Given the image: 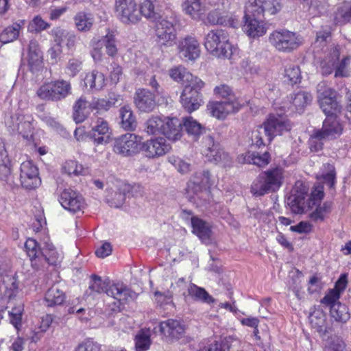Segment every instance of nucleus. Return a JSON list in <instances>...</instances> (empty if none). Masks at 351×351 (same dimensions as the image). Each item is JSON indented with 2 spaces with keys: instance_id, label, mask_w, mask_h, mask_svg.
I'll list each match as a JSON object with an SVG mask.
<instances>
[{
  "instance_id": "14",
  "label": "nucleus",
  "mask_w": 351,
  "mask_h": 351,
  "mask_svg": "<svg viewBox=\"0 0 351 351\" xmlns=\"http://www.w3.org/2000/svg\"><path fill=\"white\" fill-rule=\"evenodd\" d=\"M202 143V153L208 161L215 164L222 163L223 165H226L230 161L228 154L223 151L217 142L214 141L212 136H206Z\"/></svg>"
},
{
  "instance_id": "32",
  "label": "nucleus",
  "mask_w": 351,
  "mask_h": 351,
  "mask_svg": "<svg viewBox=\"0 0 351 351\" xmlns=\"http://www.w3.org/2000/svg\"><path fill=\"white\" fill-rule=\"evenodd\" d=\"M28 65L32 72L38 71L43 66V53L36 40H31L29 43Z\"/></svg>"
},
{
  "instance_id": "56",
  "label": "nucleus",
  "mask_w": 351,
  "mask_h": 351,
  "mask_svg": "<svg viewBox=\"0 0 351 351\" xmlns=\"http://www.w3.org/2000/svg\"><path fill=\"white\" fill-rule=\"evenodd\" d=\"M53 322V317L51 315H46L41 318L40 324L38 330H34L33 335L31 336L32 341H38L43 334L47 331Z\"/></svg>"
},
{
  "instance_id": "41",
  "label": "nucleus",
  "mask_w": 351,
  "mask_h": 351,
  "mask_svg": "<svg viewBox=\"0 0 351 351\" xmlns=\"http://www.w3.org/2000/svg\"><path fill=\"white\" fill-rule=\"evenodd\" d=\"M65 300V294L56 286H53L47 290L45 295V304L53 307L62 304Z\"/></svg>"
},
{
  "instance_id": "35",
  "label": "nucleus",
  "mask_w": 351,
  "mask_h": 351,
  "mask_svg": "<svg viewBox=\"0 0 351 351\" xmlns=\"http://www.w3.org/2000/svg\"><path fill=\"white\" fill-rule=\"evenodd\" d=\"M156 3V0H144L139 8L141 16H143L153 22L158 21L160 19V13Z\"/></svg>"
},
{
  "instance_id": "51",
  "label": "nucleus",
  "mask_w": 351,
  "mask_h": 351,
  "mask_svg": "<svg viewBox=\"0 0 351 351\" xmlns=\"http://www.w3.org/2000/svg\"><path fill=\"white\" fill-rule=\"evenodd\" d=\"M62 171L70 176H84L88 172L86 169L74 160H66L62 165Z\"/></svg>"
},
{
  "instance_id": "15",
  "label": "nucleus",
  "mask_w": 351,
  "mask_h": 351,
  "mask_svg": "<svg viewBox=\"0 0 351 351\" xmlns=\"http://www.w3.org/2000/svg\"><path fill=\"white\" fill-rule=\"evenodd\" d=\"M20 182L21 186L28 190L38 187L41 184L37 167L31 160L21 164Z\"/></svg>"
},
{
  "instance_id": "62",
  "label": "nucleus",
  "mask_w": 351,
  "mask_h": 351,
  "mask_svg": "<svg viewBox=\"0 0 351 351\" xmlns=\"http://www.w3.org/2000/svg\"><path fill=\"white\" fill-rule=\"evenodd\" d=\"M186 68L182 66H176L169 71L170 77L176 82L184 84L186 79V74H190Z\"/></svg>"
},
{
  "instance_id": "7",
  "label": "nucleus",
  "mask_w": 351,
  "mask_h": 351,
  "mask_svg": "<svg viewBox=\"0 0 351 351\" xmlns=\"http://www.w3.org/2000/svg\"><path fill=\"white\" fill-rule=\"evenodd\" d=\"M5 123L12 132L19 134L29 143H33L34 126L31 116L11 115L6 118Z\"/></svg>"
},
{
  "instance_id": "36",
  "label": "nucleus",
  "mask_w": 351,
  "mask_h": 351,
  "mask_svg": "<svg viewBox=\"0 0 351 351\" xmlns=\"http://www.w3.org/2000/svg\"><path fill=\"white\" fill-rule=\"evenodd\" d=\"M243 31L251 38L263 36L267 31L265 25L256 19L247 18L243 25Z\"/></svg>"
},
{
  "instance_id": "19",
  "label": "nucleus",
  "mask_w": 351,
  "mask_h": 351,
  "mask_svg": "<svg viewBox=\"0 0 351 351\" xmlns=\"http://www.w3.org/2000/svg\"><path fill=\"white\" fill-rule=\"evenodd\" d=\"M179 56L184 61H194L200 56V47L194 37L186 36L180 39L178 43Z\"/></svg>"
},
{
  "instance_id": "8",
  "label": "nucleus",
  "mask_w": 351,
  "mask_h": 351,
  "mask_svg": "<svg viewBox=\"0 0 351 351\" xmlns=\"http://www.w3.org/2000/svg\"><path fill=\"white\" fill-rule=\"evenodd\" d=\"M142 137L134 133H126L114 141L113 151L124 157L132 156L141 150Z\"/></svg>"
},
{
  "instance_id": "37",
  "label": "nucleus",
  "mask_w": 351,
  "mask_h": 351,
  "mask_svg": "<svg viewBox=\"0 0 351 351\" xmlns=\"http://www.w3.org/2000/svg\"><path fill=\"white\" fill-rule=\"evenodd\" d=\"M73 20L75 27L81 32L90 31L94 23L93 15L84 11L78 12L75 15Z\"/></svg>"
},
{
  "instance_id": "28",
  "label": "nucleus",
  "mask_w": 351,
  "mask_h": 351,
  "mask_svg": "<svg viewBox=\"0 0 351 351\" xmlns=\"http://www.w3.org/2000/svg\"><path fill=\"white\" fill-rule=\"evenodd\" d=\"M92 106V100L88 101L84 96L78 98L73 106V118L75 123L83 122L93 111Z\"/></svg>"
},
{
  "instance_id": "1",
  "label": "nucleus",
  "mask_w": 351,
  "mask_h": 351,
  "mask_svg": "<svg viewBox=\"0 0 351 351\" xmlns=\"http://www.w3.org/2000/svg\"><path fill=\"white\" fill-rule=\"evenodd\" d=\"M291 125L284 116L271 114L267 120L252 133V142L257 147L265 145V139L270 143L274 136L291 130Z\"/></svg>"
},
{
  "instance_id": "63",
  "label": "nucleus",
  "mask_w": 351,
  "mask_h": 351,
  "mask_svg": "<svg viewBox=\"0 0 351 351\" xmlns=\"http://www.w3.org/2000/svg\"><path fill=\"white\" fill-rule=\"evenodd\" d=\"M213 92L216 97L226 99V101H229L230 99L236 98L233 94L232 88L225 84L217 86L214 88Z\"/></svg>"
},
{
  "instance_id": "26",
  "label": "nucleus",
  "mask_w": 351,
  "mask_h": 351,
  "mask_svg": "<svg viewBox=\"0 0 351 351\" xmlns=\"http://www.w3.org/2000/svg\"><path fill=\"white\" fill-rule=\"evenodd\" d=\"M159 330L167 337L178 339L184 334L185 326L180 320L169 319L160 323Z\"/></svg>"
},
{
  "instance_id": "34",
  "label": "nucleus",
  "mask_w": 351,
  "mask_h": 351,
  "mask_svg": "<svg viewBox=\"0 0 351 351\" xmlns=\"http://www.w3.org/2000/svg\"><path fill=\"white\" fill-rule=\"evenodd\" d=\"M252 5L255 4L257 9L254 10L258 14L267 13L273 15L279 12L282 8V5L278 0H250Z\"/></svg>"
},
{
  "instance_id": "64",
  "label": "nucleus",
  "mask_w": 351,
  "mask_h": 351,
  "mask_svg": "<svg viewBox=\"0 0 351 351\" xmlns=\"http://www.w3.org/2000/svg\"><path fill=\"white\" fill-rule=\"evenodd\" d=\"M350 63V57H344L341 62L335 65V76L336 77H343L349 75L348 66Z\"/></svg>"
},
{
  "instance_id": "4",
  "label": "nucleus",
  "mask_w": 351,
  "mask_h": 351,
  "mask_svg": "<svg viewBox=\"0 0 351 351\" xmlns=\"http://www.w3.org/2000/svg\"><path fill=\"white\" fill-rule=\"evenodd\" d=\"M282 171L274 169L261 173L251 186L252 193L256 196L277 191L282 184Z\"/></svg>"
},
{
  "instance_id": "52",
  "label": "nucleus",
  "mask_w": 351,
  "mask_h": 351,
  "mask_svg": "<svg viewBox=\"0 0 351 351\" xmlns=\"http://www.w3.org/2000/svg\"><path fill=\"white\" fill-rule=\"evenodd\" d=\"M291 99L295 110L300 112L308 104H310L312 100V96L307 92L299 91L294 94L291 97Z\"/></svg>"
},
{
  "instance_id": "53",
  "label": "nucleus",
  "mask_w": 351,
  "mask_h": 351,
  "mask_svg": "<svg viewBox=\"0 0 351 351\" xmlns=\"http://www.w3.org/2000/svg\"><path fill=\"white\" fill-rule=\"evenodd\" d=\"M117 101V99L115 97H110L109 99L94 97L92 99V108L93 110L97 111V113L106 112L115 106Z\"/></svg>"
},
{
  "instance_id": "22",
  "label": "nucleus",
  "mask_w": 351,
  "mask_h": 351,
  "mask_svg": "<svg viewBox=\"0 0 351 351\" xmlns=\"http://www.w3.org/2000/svg\"><path fill=\"white\" fill-rule=\"evenodd\" d=\"M214 182V178L209 171L204 170L195 173L188 183V189L194 191L195 193L204 191L207 193V189H209Z\"/></svg>"
},
{
  "instance_id": "6",
  "label": "nucleus",
  "mask_w": 351,
  "mask_h": 351,
  "mask_svg": "<svg viewBox=\"0 0 351 351\" xmlns=\"http://www.w3.org/2000/svg\"><path fill=\"white\" fill-rule=\"evenodd\" d=\"M318 101L320 108L326 115H337L342 110L337 93L325 82L317 85Z\"/></svg>"
},
{
  "instance_id": "48",
  "label": "nucleus",
  "mask_w": 351,
  "mask_h": 351,
  "mask_svg": "<svg viewBox=\"0 0 351 351\" xmlns=\"http://www.w3.org/2000/svg\"><path fill=\"white\" fill-rule=\"evenodd\" d=\"M339 51L337 48H332L330 56L321 62L322 73L324 75H328L333 71L337 62L339 59Z\"/></svg>"
},
{
  "instance_id": "38",
  "label": "nucleus",
  "mask_w": 351,
  "mask_h": 351,
  "mask_svg": "<svg viewBox=\"0 0 351 351\" xmlns=\"http://www.w3.org/2000/svg\"><path fill=\"white\" fill-rule=\"evenodd\" d=\"M191 225L193 232L202 241L206 242L209 241L211 230L210 226L201 219L193 217L191 218Z\"/></svg>"
},
{
  "instance_id": "2",
  "label": "nucleus",
  "mask_w": 351,
  "mask_h": 351,
  "mask_svg": "<svg viewBox=\"0 0 351 351\" xmlns=\"http://www.w3.org/2000/svg\"><path fill=\"white\" fill-rule=\"evenodd\" d=\"M89 289L98 293H106L108 296L117 300V307L126 303L134 295V293L123 282L111 281L109 278L102 280L97 275L91 276Z\"/></svg>"
},
{
  "instance_id": "21",
  "label": "nucleus",
  "mask_w": 351,
  "mask_h": 351,
  "mask_svg": "<svg viewBox=\"0 0 351 351\" xmlns=\"http://www.w3.org/2000/svg\"><path fill=\"white\" fill-rule=\"evenodd\" d=\"M111 134L108 123L103 118L98 117L92 125L89 135L97 145L108 143Z\"/></svg>"
},
{
  "instance_id": "61",
  "label": "nucleus",
  "mask_w": 351,
  "mask_h": 351,
  "mask_svg": "<svg viewBox=\"0 0 351 351\" xmlns=\"http://www.w3.org/2000/svg\"><path fill=\"white\" fill-rule=\"evenodd\" d=\"M102 43L106 47V51L108 56L114 57L117 55L118 49L114 36L112 34H108L103 38Z\"/></svg>"
},
{
  "instance_id": "29",
  "label": "nucleus",
  "mask_w": 351,
  "mask_h": 351,
  "mask_svg": "<svg viewBox=\"0 0 351 351\" xmlns=\"http://www.w3.org/2000/svg\"><path fill=\"white\" fill-rule=\"evenodd\" d=\"M326 118L324 121L323 126L321 130L324 137L336 138L339 136L343 131V125L337 119V115H326Z\"/></svg>"
},
{
  "instance_id": "55",
  "label": "nucleus",
  "mask_w": 351,
  "mask_h": 351,
  "mask_svg": "<svg viewBox=\"0 0 351 351\" xmlns=\"http://www.w3.org/2000/svg\"><path fill=\"white\" fill-rule=\"evenodd\" d=\"M186 79L184 81L183 90L189 88L191 92H198L204 88L205 83L198 77L193 74H186Z\"/></svg>"
},
{
  "instance_id": "20",
  "label": "nucleus",
  "mask_w": 351,
  "mask_h": 351,
  "mask_svg": "<svg viewBox=\"0 0 351 351\" xmlns=\"http://www.w3.org/2000/svg\"><path fill=\"white\" fill-rule=\"evenodd\" d=\"M306 194V186L302 182H298L287 199V204L290 206L292 212L296 214L303 213Z\"/></svg>"
},
{
  "instance_id": "49",
  "label": "nucleus",
  "mask_w": 351,
  "mask_h": 351,
  "mask_svg": "<svg viewBox=\"0 0 351 351\" xmlns=\"http://www.w3.org/2000/svg\"><path fill=\"white\" fill-rule=\"evenodd\" d=\"M309 12L314 16H319L326 12L329 4L327 0H304Z\"/></svg>"
},
{
  "instance_id": "58",
  "label": "nucleus",
  "mask_w": 351,
  "mask_h": 351,
  "mask_svg": "<svg viewBox=\"0 0 351 351\" xmlns=\"http://www.w3.org/2000/svg\"><path fill=\"white\" fill-rule=\"evenodd\" d=\"M285 77L291 84H296L300 81L301 72L298 66L288 64L285 69Z\"/></svg>"
},
{
  "instance_id": "12",
  "label": "nucleus",
  "mask_w": 351,
  "mask_h": 351,
  "mask_svg": "<svg viewBox=\"0 0 351 351\" xmlns=\"http://www.w3.org/2000/svg\"><path fill=\"white\" fill-rule=\"evenodd\" d=\"M175 21L172 17L170 18V20L163 18L156 23L155 34L158 45L165 47L173 45L176 38Z\"/></svg>"
},
{
  "instance_id": "39",
  "label": "nucleus",
  "mask_w": 351,
  "mask_h": 351,
  "mask_svg": "<svg viewBox=\"0 0 351 351\" xmlns=\"http://www.w3.org/2000/svg\"><path fill=\"white\" fill-rule=\"evenodd\" d=\"M25 23V20H19L11 26L6 27L0 34V41L3 44H6L15 40L18 38L20 30Z\"/></svg>"
},
{
  "instance_id": "11",
  "label": "nucleus",
  "mask_w": 351,
  "mask_h": 351,
  "mask_svg": "<svg viewBox=\"0 0 351 351\" xmlns=\"http://www.w3.org/2000/svg\"><path fill=\"white\" fill-rule=\"evenodd\" d=\"M115 12L125 24H135L141 20L139 8L134 0H115Z\"/></svg>"
},
{
  "instance_id": "16",
  "label": "nucleus",
  "mask_w": 351,
  "mask_h": 351,
  "mask_svg": "<svg viewBox=\"0 0 351 351\" xmlns=\"http://www.w3.org/2000/svg\"><path fill=\"white\" fill-rule=\"evenodd\" d=\"M58 200L65 210L73 213L82 211L86 206L82 195L71 189H64L61 192Z\"/></svg>"
},
{
  "instance_id": "24",
  "label": "nucleus",
  "mask_w": 351,
  "mask_h": 351,
  "mask_svg": "<svg viewBox=\"0 0 351 351\" xmlns=\"http://www.w3.org/2000/svg\"><path fill=\"white\" fill-rule=\"evenodd\" d=\"M134 101L136 108L144 112L152 111L156 106L155 95L151 91L145 88L136 90Z\"/></svg>"
},
{
  "instance_id": "44",
  "label": "nucleus",
  "mask_w": 351,
  "mask_h": 351,
  "mask_svg": "<svg viewBox=\"0 0 351 351\" xmlns=\"http://www.w3.org/2000/svg\"><path fill=\"white\" fill-rule=\"evenodd\" d=\"M119 111L121 127L125 130H134L136 127V121L131 108L128 106H125L121 108Z\"/></svg>"
},
{
  "instance_id": "40",
  "label": "nucleus",
  "mask_w": 351,
  "mask_h": 351,
  "mask_svg": "<svg viewBox=\"0 0 351 351\" xmlns=\"http://www.w3.org/2000/svg\"><path fill=\"white\" fill-rule=\"evenodd\" d=\"M182 124L187 134L194 140H197L205 130L204 127L192 117H184Z\"/></svg>"
},
{
  "instance_id": "25",
  "label": "nucleus",
  "mask_w": 351,
  "mask_h": 351,
  "mask_svg": "<svg viewBox=\"0 0 351 351\" xmlns=\"http://www.w3.org/2000/svg\"><path fill=\"white\" fill-rule=\"evenodd\" d=\"M53 41L63 47L64 45L68 50H74L77 37L75 34L60 27H54L51 31Z\"/></svg>"
},
{
  "instance_id": "50",
  "label": "nucleus",
  "mask_w": 351,
  "mask_h": 351,
  "mask_svg": "<svg viewBox=\"0 0 351 351\" xmlns=\"http://www.w3.org/2000/svg\"><path fill=\"white\" fill-rule=\"evenodd\" d=\"M334 20L337 25H343L351 21V1L345 2L338 8Z\"/></svg>"
},
{
  "instance_id": "42",
  "label": "nucleus",
  "mask_w": 351,
  "mask_h": 351,
  "mask_svg": "<svg viewBox=\"0 0 351 351\" xmlns=\"http://www.w3.org/2000/svg\"><path fill=\"white\" fill-rule=\"evenodd\" d=\"M332 209V202H325L318 204L309 214V218L315 223L323 222L326 219Z\"/></svg>"
},
{
  "instance_id": "31",
  "label": "nucleus",
  "mask_w": 351,
  "mask_h": 351,
  "mask_svg": "<svg viewBox=\"0 0 351 351\" xmlns=\"http://www.w3.org/2000/svg\"><path fill=\"white\" fill-rule=\"evenodd\" d=\"M180 102L187 112H192L201 106L202 95L198 92H191L189 88L183 90L180 95Z\"/></svg>"
},
{
  "instance_id": "60",
  "label": "nucleus",
  "mask_w": 351,
  "mask_h": 351,
  "mask_svg": "<svg viewBox=\"0 0 351 351\" xmlns=\"http://www.w3.org/2000/svg\"><path fill=\"white\" fill-rule=\"evenodd\" d=\"M45 265L48 263L51 265H58L63 258L62 253L58 252L53 247H49L44 252Z\"/></svg>"
},
{
  "instance_id": "10",
  "label": "nucleus",
  "mask_w": 351,
  "mask_h": 351,
  "mask_svg": "<svg viewBox=\"0 0 351 351\" xmlns=\"http://www.w3.org/2000/svg\"><path fill=\"white\" fill-rule=\"evenodd\" d=\"M143 187L139 184L131 185L124 182H119L117 189L108 197L107 200L110 206L119 208L127 197L141 195Z\"/></svg>"
},
{
  "instance_id": "13",
  "label": "nucleus",
  "mask_w": 351,
  "mask_h": 351,
  "mask_svg": "<svg viewBox=\"0 0 351 351\" xmlns=\"http://www.w3.org/2000/svg\"><path fill=\"white\" fill-rule=\"evenodd\" d=\"M242 107L237 98L230 99L229 101H209L207 104V110L213 117L218 119H224L228 114L237 112Z\"/></svg>"
},
{
  "instance_id": "9",
  "label": "nucleus",
  "mask_w": 351,
  "mask_h": 351,
  "mask_svg": "<svg viewBox=\"0 0 351 351\" xmlns=\"http://www.w3.org/2000/svg\"><path fill=\"white\" fill-rule=\"evenodd\" d=\"M269 43L278 51L290 52L297 49L300 43L299 36L289 30L274 31L269 35Z\"/></svg>"
},
{
  "instance_id": "33",
  "label": "nucleus",
  "mask_w": 351,
  "mask_h": 351,
  "mask_svg": "<svg viewBox=\"0 0 351 351\" xmlns=\"http://www.w3.org/2000/svg\"><path fill=\"white\" fill-rule=\"evenodd\" d=\"M83 81L84 87L91 91L101 90L106 85L104 75L96 70L86 73Z\"/></svg>"
},
{
  "instance_id": "45",
  "label": "nucleus",
  "mask_w": 351,
  "mask_h": 351,
  "mask_svg": "<svg viewBox=\"0 0 351 351\" xmlns=\"http://www.w3.org/2000/svg\"><path fill=\"white\" fill-rule=\"evenodd\" d=\"M165 117L152 116L144 123V132L148 135H155L162 133Z\"/></svg>"
},
{
  "instance_id": "5",
  "label": "nucleus",
  "mask_w": 351,
  "mask_h": 351,
  "mask_svg": "<svg viewBox=\"0 0 351 351\" xmlns=\"http://www.w3.org/2000/svg\"><path fill=\"white\" fill-rule=\"evenodd\" d=\"M71 86L70 82L59 80L44 83L36 91L38 97L41 99L60 101L71 94Z\"/></svg>"
},
{
  "instance_id": "47",
  "label": "nucleus",
  "mask_w": 351,
  "mask_h": 351,
  "mask_svg": "<svg viewBox=\"0 0 351 351\" xmlns=\"http://www.w3.org/2000/svg\"><path fill=\"white\" fill-rule=\"evenodd\" d=\"M330 313L331 317L334 318L335 321L341 323L347 322L350 318V313L348 306L341 302L335 304L332 308H330Z\"/></svg>"
},
{
  "instance_id": "3",
  "label": "nucleus",
  "mask_w": 351,
  "mask_h": 351,
  "mask_svg": "<svg viewBox=\"0 0 351 351\" xmlns=\"http://www.w3.org/2000/svg\"><path fill=\"white\" fill-rule=\"evenodd\" d=\"M204 46L213 56L231 59L238 48L229 41L228 34L222 29L210 31L205 37Z\"/></svg>"
},
{
  "instance_id": "54",
  "label": "nucleus",
  "mask_w": 351,
  "mask_h": 351,
  "mask_svg": "<svg viewBox=\"0 0 351 351\" xmlns=\"http://www.w3.org/2000/svg\"><path fill=\"white\" fill-rule=\"evenodd\" d=\"M270 155L265 152L263 154L260 155L254 153H247L244 157V162L252 163L260 167L267 165L269 162Z\"/></svg>"
},
{
  "instance_id": "30",
  "label": "nucleus",
  "mask_w": 351,
  "mask_h": 351,
  "mask_svg": "<svg viewBox=\"0 0 351 351\" xmlns=\"http://www.w3.org/2000/svg\"><path fill=\"white\" fill-rule=\"evenodd\" d=\"M240 341L234 337H227L202 345L198 351H229L232 347L237 346Z\"/></svg>"
},
{
  "instance_id": "57",
  "label": "nucleus",
  "mask_w": 351,
  "mask_h": 351,
  "mask_svg": "<svg viewBox=\"0 0 351 351\" xmlns=\"http://www.w3.org/2000/svg\"><path fill=\"white\" fill-rule=\"evenodd\" d=\"M134 340L136 351H147L149 349L151 339L149 334L141 331L136 335Z\"/></svg>"
},
{
  "instance_id": "59",
  "label": "nucleus",
  "mask_w": 351,
  "mask_h": 351,
  "mask_svg": "<svg viewBox=\"0 0 351 351\" xmlns=\"http://www.w3.org/2000/svg\"><path fill=\"white\" fill-rule=\"evenodd\" d=\"M50 25L39 15L36 16L29 23L27 29L30 32H40L49 28Z\"/></svg>"
},
{
  "instance_id": "18",
  "label": "nucleus",
  "mask_w": 351,
  "mask_h": 351,
  "mask_svg": "<svg viewBox=\"0 0 351 351\" xmlns=\"http://www.w3.org/2000/svg\"><path fill=\"white\" fill-rule=\"evenodd\" d=\"M141 149L149 158H157L170 152L171 146L162 137L152 138L142 143Z\"/></svg>"
},
{
  "instance_id": "23",
  "label": "nucleus",
  "mask_w": 351,
  "mask_h": 351,
  "mask_svg": "<svg viewBox=\"0 0 351 351\" xmlns=\"http://www.w3.org/2000/svg\"><path fill=\"white\" fill-rule=\"evenodd\" d=\"M27 254L30 258L33 268L39 270L45 266L44 252L40 250L38 242L33 239H28L25 243Z\"/></svg>"
},
{
  "instance_id": "17",
  "label": "nucleus",
  "mask_w": 351,
  "mask_h": 351,
  "mask_svg": "<svg viewBox=\"0 0 351 351\" xmlns=\"http://www.w3.org/2000/svg\"><path fill=\"white\" fill-rule=\"evenodd\" d=\"M0 292L3 297L11 299L18 291V282L15 274L11 271L8 264H0Z\"/></svg>"
},
{
  "instance_id": "46",
  "label": "nucleus",
  "mask_w": 351,
  "mask_h": 351,
  "mask_svg": "<svg viewBox=\"0 0 351 351\" xmlns=\"http://www.w3.org/2000/svg\"><path fill=\"white\" fill-rule=\"evenodd\" d=\"M185 13L193 19H199L204 13L200 0H185L183 4Z\"/></svg>"
},
{
  "instance_id": "27",
  "label": "nucleus",
  "mask_w": 351,
  "mask_h": 351,
  "mask_svg": "<svg viewBox=\"0 0 351 351\" xmlns=\"http://www.w3.org/2000/svg\"><path fill=\"white\" fill-rule=\"evenodd\" d=\"M161 134L171 141H176L182 136V123L177 118L165 117Z\"/></svg>"
},
{
  "instance_id": "43",
  "label": "nucleus",
  "mask_w": 351,
  "mask_h": 351,
  "mask_svg": "<svg viewBox=\"0 0 351 351\" xmlns=\"http://www.w3.org/2000/svg\"><path fill=\"white\" fill-rule=\"evenodd\" d=\"M188 293L194 300L202 302L208 304H211L215 302V300L205 290V289L198 287L195 284H191L188 288Z\"/></svg>"
}]
</instances>
